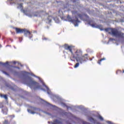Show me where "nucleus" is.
<instances>
[{"label":"nucleus","instance_id":"f257e3e1","mask_svg":"<svg viewBox=\"0 0 124 124\" xmlns=\"http://www.w3.org/2000/svg\"><path fill=\"white\" fill-rule=\"evenodd\" d=\"M65 49L68 51H70L71 53L73 58L76 59L78 62L81 63H84L87 62V59H88V54H85L84 55H82V51L80 50H78L75 53V55H73L72 53V50L71 49V46L66 45L65 46Z\"/></svg>","mask_w":124,"mask_h":124},{"label":"nucleus","instance_id":"f03ea898","mask_svg":"<svg viewBox=\"0 0 124 124\" xmlns=\"http://www.w3.org/2000/svg\"><path fill=\"white\" fill-rule=\"evenodd\" d=\"M106 31H109L113 36H116L119 38H123L124 34L123 33L119 32L116 29H107L105 30Z\"/></svg>","mask_w":124,"mask_h":124},{"label":"nucleus","instance_id":"7ed1b4c3","mask_svg":"<svg viewBox=\"0 0 124 124\" xmlns=\"http://www.w3.org/2000/svg\"><path fill=\"white\" fill-rule=\"evenodd\" d=\"M28 86H29L31 89H33V90H36L37 89H41V90H42L41 86H39V84L33 80H31L28 84Z\"/></svg>","mask_w":124,"mask_h":124},{"label":"nucleus","instance_id":"20e7f679","mask_svg":"<svg viewBox=\"0 0 124 124\" xmlns=\"http://www.w3.org/2000/svg\"><path fill=\"white\" fill-rule=\"evenodd\" d=\"M15 30L16 33H22L24 32V34L26 36L28 35V34H31V32H30V31H29V30H27V29H21L20 28H16Z\"/></svg>","mask_w":124,"mask_h":124},{"label":"nucleus","instance_id":"39448f33","mask_svg":"<svg viewBox=\"0 0 124 124\" xmlns=\"http://www.w3.org/2000/svg\"><path fill=\"white\" fill-rule=\"evenodd\" d=\"M91 27L92 28H95V29H99L100 30V31H103V29H102V26L101 25H97V24L94 23L93 24L91 25Z\"/></svg>","mask_w":124,"mask_h":124},{"label":"nucleus","instance_id":"423d86ee","mask_svg":"<svg viewBox=\"0 0 124 124\" xmlns=\"http://www.w3.org/2000/svg\"><path fill=\"white\" fill-rule=\"evenodd\" d=\"M39 80L41 81V83H42L43 86L44 88L43 90V91H47V93H49V88H48L47 87V86H46V85H45V84H44V82H43V81H42V79L41 78H38Z\"/></svg>","mask_w":124,"mask_h":124},{"label":"nucleus","instance_id":"0eeeda50","mask_svg":"<svg viewBox=\"0 0 124 124\" xmlns=\"http://www.w3.org/2000/svg\"><path fill=\"white\" fill-rule=\"evenodd\" d=\"M71 22H72V23H73L75 27H78V24H79V23H80V21H78V19H77L76 20H71Z\"/></svg>","mask_w":124,"mask_h":124},{"label":"nucleus","instance_id":"6e6552de","mask_svg":"<svg viewBox=\"0 0 124 124\" xmlns=\"http://www.w3.org/2000/svg\"><path fill=\"white\" fill-rule=\"evenodd\" d=\"M59 14L61 18V19H63V13H62V10H59Z\"/></svg>","mask_w":124,"mask_h":124},{"label":"nucleus","instance_id":"1a4fd4ad","mask_svg":"<svg viewBox=\"0 0 124 124\" xmlns=\"http://www.w3.org/2000/svg\"><path fill=\"white\" fill-rule=\"evenodd\" d=\"M52 20V16H49L47 19L46 20V23H47V24L50 23V22H51Z\"/></svg>","mask_w":124,"mask_h":124},{"label":"nucleus","instance_id":"9d476101","mask_svg":"<svg viewBox=\"0 0 124 124\" xmlns=\"http://www.w3.org/2000/svg\"><path fill=\"white\" fill-rule=\"evenodd\" d=\"M0 97H3V98L5 99L6 100H7V95H2V94H0Z\"/></svg>","mask_w":124,"mask_h":124},{"label":"nucleus","instance_id":"9b49d317","mask_svg":"<svg viewBox=\"0 0 124 124\" xmlns=\"http://www.w3.org/2000/svg\"><path fill=\"white\" fill-rule=\"evenodd\" d=\"M60 124V122L58 120L55 121L53 123H51V124Z\"/></svg>","mask_w":124,"mask_h":124},{"label":"nucleus","instance_id":"f8f14e48","mask_svg":"<svg viewBox=\"0 0 124 124\" xmlns=\"http://www.w3.org/2000/svg\"><path fill=\"white\" fill-rule=\"evenodd\" d=\"M17 8H19V9H23V4H19L18 6H17Z\"/></svg>","mask_w":124,"mask_h":124},{"label":"nucleus","instance_id":"ddd939ff","mask_svg":"<svg viewBox=\"0 0 124 124\" xmlns=\"http://www.w3.org/2000/svg\"><path fill=\"white\" fill-rule=\"evenodd\" d=\"M54 20L56 23H59L60 22V19H59L58 18H54Z\"/></svg>","mask_w":124,"mask_h":124},{"label":"nucleus","instance_id":"4468645a","mask_svg":"<svg viewBox=\"0 0 124 124\" xmlns=\"http://www.w3.org/2000/svg\"><path fill=\"white\" fill-rule=\"evenodd\" d=\"M79 62H78L76 64V65H75L74 67L75 68H77V67H79Z\"/></svg>","mask_w":124,"mask_h":124},{"label":"nucleus","instance_id":"2eb2a0df","mask_svg":"<svg viewBox=\"0 0 124 124\" xmlns=\"http://www.w3.org/2000/svg\"><path fill=\"white\" fill-rule=\"evenodd\" d=\"M28 112L29 113H30V114H35V112H33V111H31L30 109H28Z\"/></svg>","mask_w":124,"mask_h":124},{"label":"nucleus","instance_id":"dca6fc26","mask_svg":"<svg viewBox=\"0 0 124 124\" xmlns=\"http://www.w3.org/2000/svg\"><path fill=\"white\" fill-rule=\"evenodd\" d=\"M7 111H8V109H7V108H6L5 109H4V112H3V110H2L3 114H7Z\"/></svg>","mask_w":124,"mask_h":124},{"label":"nucleus","instance_id":"f3484780","mask_svg":"<svg viewBox=\"0 0 124 124\" xmlns=\"http://www.w3.org/2000/svg\"><path fill=\"white\" fill-rule=\"evenodd\" d=\"M104 60H105V58L101 59L100 61L98 62V63H99V64H100V62H102V61H104Z\"/></svg>","mask_w":124,"mask_h":124},{"label":"nucleus","instance_id":"a211bd4d","mask_svg":"<svg viewBox=\"0 0 124 124\" xmlns=\"http://www.w3.org/2000/svg\"><path fill=\"white\" fill-rule=\"evenodd\" d=\"M99 119H100V120L101 121H103V118L102 117V116L99 115V117H98Z\"/></svg>","mask_w":124,"mask_h":124},{"label":"nucleus","instance_id":"6ab92c4d","mask_svg":"<svg viewBox=\"0 0 124 124\" xmlns=\"http://www.w3.org/2000/svg\"><path fill=\"white\" fill-rule=\"evenodd\" d=\"M8 64H9V63H8V62H6V63H4V65L5 66H6V65H8Z\"/></svg>","mask_w":124,"mask_h":124},{"label":"nucleus","instance_id":"aec40b11","mask_svg":"<svg viewBox=\"0 0 124 124\" xmlns=\"http://www.w3.org/2000/svg\"><path fill=\"white\" fill-rule=\"evenodd\" d=\"M8 124V121H5L4 124Z\"/></svg>","mask_w":124,"mask_h":124},{"label":"nucleus","instance_id":"412c9836","mask_svg":"<svg viewBox=\"0 0 124 124\" xmlns=\"http://www.w3.org/2000/svg\"><path fill=\"white\" fill-rule=\"evenodd\" d=\"M90 121H91V122H93V121H94V119H93V118H91V119H90Z\"/></svg>","mask_w":124,"mask_h":124},{"label":"nucleus","instance_id":"4be33fe9","mask_svg":"<svg viewBox=\"0 0 124 124\" xmlns=\"http://www.w3.org/2000/svg\"><path fill=\"white\" fill-rule=\"evenodd\" d=\"M13 62L14 64H16V63L17 62Z\"/></svg>","mask_w":124,"mask_h":124},{"label":"nucleus","instance_id":"5701e85b","mask_svg":"<svg viewBox=\"0 0 124 124\" xmlns=\"http://www.w3.org/2000/svg\"><path fill=\"white\" fill-rule=\"evenodd\" d=\"M49 107H50L51 108H52L53 107V106L52 105H49Z\"/></svg>","mask_w":124,"mask_h":124},{"label":"nucleus","instance_id":"b1692460","mask_svg":"<svg viewBox=\"0 0 124 124\" xmlns=\"http://www.w3.org/2000/svg\"><path fill=\"white\" fill-rule=\"evenodd\" d=\"M45 104H46V105H48V103L47 102H45Z\"/></svg>","mask_w":124,"mask_h":124},{"label":"nucleus","instance_id":"393cba45","mask_svg":"<svg viewBox=\"0 0 124 124\" xmlns=\"http://www.w3.org/2000/svg\"><path fill=\"white\" fill-rule=\"evenodd\" d=\"M43 39V40H46V38H44Z\"/></svg>","mask_w":124,"mask_h":124},{"label":"nucleus","instance_id":"a878e982","mask_svg":"<svg viewBox=\"0 0 124 124\" xmlns=\"http://www.w3.org/2000/svg\"><path fill=\"white\" fill-rule=\"evenodd\" d=\"M3 73H4V74H6V73L3 72Z\"/></svg>","mask_w":124,"mask_h":124},{"label":"nucleus","instance_id":"bb28decb","mask_svg":"<svg viewBox=\"0 0 124 124\" xmlns=\"http://www.w3.org/2000/svg\"><path fill=\"white\" fill-rule=\"evenodd\" d=\"M34 16H37V15H34Z\"/></svg>","mask_w":124,"mask_h":124},{"label":"nucleus","instance_id":"cd10ccee","mask_svg":"<svg viewBox=\"0 0 124 124\" xmlns=\"http://www.w3.org/2000/svg\"><path fill=\"white\" fill-rule=\"evenodd\" d=\"M17 63H18V64H21L20 63H19V62H17Z\"/></svg>","mask_w":124,"mask_h":124},{"label":"nucleus","instance_id":"c85d7f7f","mask_svg":"<svg viewBox=\"0 0 124 124\" xmlns=\"http://www.w3.org/2000/svg\"><path fill=\"white\" fill-rule=\"evenodd\" d=\"M123 73H124V70H123Z\"/></svg>","mask_w":124,"mask_h":124},{"label":"nucleus","instance_id":"c756f323","mask_svg":"<svg viewBox=\"0 0 124 124\" xmlns=\"http://www.w3.org/2000/svg\"><path fill=\"white\" fill-rule=\"evenodd\" d=\"M110 40H112V39H110Z\"/></svg>","mask_w":124,"mask_h":124},{"label":"nucleus","instance_id":"7c9ffc66","mask_svg":"<svg viewBox=\"0 0 124 124\" xmlns=\"http://www.w3.org/2000/svg\"><path fill=\"white\" fill-rule=\"evenodd\" d=\"M32 76H34V75H32Z\"/></svg>","mask_w":124,"mask_h":124}]
</instances>
